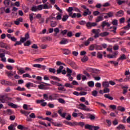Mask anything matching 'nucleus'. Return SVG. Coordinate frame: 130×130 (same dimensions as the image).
Segmentation results:
<instances>
[{
    "instance_id": "5701e85b",
    "label": "nucleus",
    "mask_w": 130,
    "mask_h": 130,
    "mask_svg": "<svg viewBox=\"0 0 130 130\" xmlns=\"http://www.w3.org/2000/svg\"><path fill=\"white\" fill-rule=\"evenodd\" d=\"M87 15H91V12L89 9H87L83 13V16H84V17H86Z\"/></svg>"
},
{
    "instance_id": "ea45409f",
    "label": "nucleus",
    "mask_w": 130,
    "mask_h": 130,
    "mask_svg": "<svg viewBox=\"0 0 130 130\" xmlns=\"http://www.w3.org/2000/svg\"><path fill=\"white\" fill-rule=\"evenodd\" d=\"M88 85L89 87H94V82L93 81H89L88 82Z\"/></svg>"
},
{
    "instance_id": "6e6d98bb",
    "label": "nucleus",
    "mask_w": 130,
    "mask_h": 130,
    "mask_svg": "<svg viewBox=\"0 0 130 130\" xmlns=\"http://www.w3.org/2000/svg\"><path fill=\"white\" fill-rule=\"evenodd\" d=\"M42 119L43 120H48V121H51L52 120H53L52 119H51V118H49V117L44 118H42Z\"/></svg>"
},
{
    "instance_id": "ddd939ff",
    "label": "nucleus",
    "mask_w": 130,
    "mask_h": 130,
    "mask_svg": "<svg viewBox=\"0 0 130 130\" xmlns=\"http://www.w3.org/2000/svg\"><path fill=\"white\" fill-rule=\"evenodd\" d=\"M85 115H87V118H90L91 120H93L96 118L95 115L91 114H85Z\"/></svg>"
},
{
    "instance_id": "c03bdc74",
    "label": "nucleus",
    "mask_w": 130,
    "mask_h": 130,
    "mask_svg": "<svg viewBox=\"0 0 130 130\" xmlns=\"http://www.w3.org/2000/svg\"><path fill=\"white\" fill-rule=\"evenodd\" d=\"M47 45H45V44H42L40 45V48L42 49H46V48H47Z\"/></svg>"
},
{
    "instance_id": "6ab92c4d",
    "label": "nucleus",
    "mask_w": 130,
    "mask_h": 130,
    "mask_svg": "<svg viewBox=\"0 0 130 130\" xmlns=\"http://www.w3.org/2000/svg\"><path fill=\"white\" fill-rule=\"evenodd\" d=\"M124 15V13H123V11L121 10L117 12L116 15L117 17H122Z\"/></svg>"
},
{
    "instance_id": "bf43d9fd",
    "label": "nucleus",
    "mask_w": 130,
    "mask_h": 130,
    "mask_svg": "<svg viewBox=\"0 0 130 130\" xmlns=\"http://www.w3.org/2000/svg\"><path fill=\"white\" fill-rule=\"evenodd\" d=\"M49 72H50V73H53V74H55V69H52V68H49Z\"/></svg>"
},
{
    "instance_id": "2f4dec72",
    "label": "nucleus",
    "mask_w": 130,
    "mask_h": 130,
    "mask_svg": "<svg viewBox=\"0 0 130 130\" xmlns=\"http://www.w3.org/2000/svg\"><path fill=\"white\" fill-rule=\"evenodd\" d=\"M92 32L93 34H99L100 32V29H92Z\"/></svg>"
},
{
    "instance_id": "0eeeda50",
    "label": "nucleus",
    "mask_w": 130,
    "mask_h": 130,
    "mask_svg": "<svg viewBox=\"0 0 130 130\" xmlns=\"http://www.w3.org/2000/svg\"><path fill=\"white\" fill-rule=\"evenodd\" d=\"M0 83L2 85H4L5 86H12V83L10 81H8L5 80H0Z\"/></svg>"
},
{
    "instance_id": "f8f14e48",
    "label": "nucleus",
    "mask_w": 130,
    "mask_h": 130,
    "mask_svg": "<svg viewBox=\"0 0 130 130\" xmlns=\"http://www.w3.org/2000/svg\"><path fill=\"white\" fill-rule=\"evenodd\" d=\"M52 8V6L49 4L48 5L47 4H45L43 5V8L44 10H49V9H51Z\"/></svg>"
},
{
    "instance_id": "6e6552de",
    "label": "nucleus",
    "mask_w": 130,
    "mask_h": 130,
    "mask_svg": "<svg viewBox=\"0 0 130 130\" xmlns=\"http://www.w3.org/2000/svg\"><path fill=\"white\" fill-rule=\"evenodd\" d=\"M117 55H118V51H116L112 55H108L107 57H108V58H116Z\"/></svg>"
},
{
    "instance_id": "f03ea898",
    "label": "nucleus",
    "mask_w": 130,
    "mask_h": 130,
    "mask_svg": "<svg viewBox=\"0 0 130 130\" xmlns=\"http://www.w3.org/2000/svg\"><path fill=\"white\" fill-rule=\"evenodd\" d=\"M54 8H55L57 11H59L60 13H57V16L56 17V20H61V17L62 16V10L60 9L57 5H54Z\"/></svg>"
},
{
    "instance_id": "4c0bfd02",
    "label": "nucleus",
    "mask_w": 130,
    "mask_h": 130,
    "mask_svg": "<svg viewBox=\"0 0 130 130\" xmlns=\"http://www.w3.org/2000/svg\"><path fill=\"white\" fill-rule=\"evenodd\" d=\"M37 7L38 11H42V10H43V5H40Z\"/></svg>"
},
{
    "instance_id": "9b49d317",
    "label": "nucleus",
    "mask_w": 130,
    "mask_h": 130,
    "mask_svg": "<svg viewBox=\"0 0 130 130\" xmlns=\"http://www.w3.org/2000/svg\"><path fill=\"white\" fill-rule=\"evenodd\" d=\"M124 59H126V56L125 54H123L120 55V57L117 59V61H120V60H124Z\"/></svg>"
},
{
    "instance_id": "e433bc0d",
    "label": "nucleus",
    "mask_w": 130,
    "mask_h": 130,
    "mask_svg": "<svg viewBox=\"0 0 130 130\" xmlns=\"http://www.w3.org/2000/svg\"><path fill=\"white\" fill-rule=\"evenodd\" d=\"M64 87H66L67 88H73L74 86H73V85L72 84H71L70 83H65L64 84Z\"/></svg>"
},
{
    "instance_id": "a211bd4d",
    "label": "nucleus",
    "mask_w": 130,
    "mask_h": 130,
    "mask_svg": "<svg viewBox=\"0 0 130 130\" xmlns=\"http://www.w3.org/2000/svg\"><path fill=\"white\" fill-rule=\"evenodd\" d=\"M105 26H107V27H109L110 26V24H109V23L108 22H107L106 21H103L102 23V28H104V27H105Z\"/></svg>"
},
{
    "instance_id": "e2e57ef3",
    "label": "nucleus",
    "mask_w": 130,
    "mask_h": 130,
    "mask_svg": "<svg viewBox=\"0 0 130 130\" xmlns=\"http://www.w3.org/2000/svg\"><path fill=\"white\" fill-rule=\"evenodd\" d=\"M54 31L55 32L56 35V34L59 33V28L56 27L54 29Z\"/></svg>"
},
{
    "instance_id": "603ef678",
    "label": "nucleus",
    "mask_w": 130,
    "mask_h": 130,
    "mask_svg": "<svg viewBox=\"0 0 130 130\" xmlns=\"http://www.w3.org/2000/svg\"><path fill=\"white\" fill-rule=\"evenodd\" d=\"M110 92V89L107 87H105V88L104 89V93H109Z\"/></svg>"
},
{
    "instance_id": "f3484780",
    "label": "nucleus",
    "mask_w": 130,
    "mask_h": 130,
    "mask_svg": "<svg viewBox=\"0 0 130 130\" xmlns=\"http://www.w3.org/2000/svg\"><path fill=\"white\" fill-rule=\"evenodd\" d=\"M69 43V40L67 39H63L60 42L59 44L61 45L67 44Z\"/></svg>"
},
{
    "instance_id": "7c9ffc66",
    "label": "nucleus",
    "mask_w": 130,
    "mask_h": 130,
    "mask_svg": "<svg viewBox=\"0 0 130 130\" xmlns=\"http://www.w3.org/2000/svg\"><path fill=\"white\" fill-rule=\"evenodd\" d=\"M62 70H63V67L62 66H60L59 68L57 70V74H60L62 71Z\"/></svg>"
},
{
    "instance_id": "9d476101",
    "label": "nucleus",
    "mask_w": 130,
    "mask_h": 130,
    "mask_svg": "<svg viewBox=\"0 0 130 130\" xmlns=\"http://www.w3.org/2000/svg\"><path fill=\"white\" fill-rule=\"evenodd\" d=\"M91 41H94L93 38H89L87 41L84 42V45H85V46H88V45H90V42H91Z\"/></svg>"
},
{
    "instance_id": "39448f33",
    "label": "nucleus",
    "mask_w": 130,
    "mask_h": 130,
    "mask_svg": "<svg viewBox=\"0 0 130 130\" xmlns=\"http://www.w3.org/2000/svg\"><path fill=\"white\" fill-rule=\"evenodd\" d=\"M36 103L37 104H41V106H43V107L47 105V103L45 102L44 100H37L36 101Z\"/></svg>"
},
{
    "instance_id": "49530a36",
    "label": "nucleus",
    "mask_w": 130,
    "mask_h": 130,
    "mask_svg": "<svg viewBox=\"0 0 130 130\" xmlns=\"http://www.w3.org/2000/svg\"><path fill=\"white\" fill-rule=\"evenodd\" d=\"M33 16H34V13H31L29 15V19L31 23H33Z\"/></svg>"
},
{
    "instance_id": "b1692460",
    "label": "nucleus",
    "mask_w": 130,
    "mask_h": 130,
    "mask_svg": "<svg viewBox=\"0 0 130 130\" xmlns=\"http://www.w3.org/2000/svg\"><path fill=\"white\" fill-rule=\"evenodd\" d=\"M9 106L12 107V108H18V105L14 103H11L8 104Z\"/></svg>"
},
{
    "instance_id": "c85d7f7f",
    "label": "nucleus",
    "mask_w": 130,
    "mask_h": 130,
    "mask_svg": "<svg viewBox=\"0 0 130 130\" xmlns=\"http://www.w3.org/2000/svg\"><path fill=\"white\" fill-rule=\"evenodd\" d=\"M103 86L104 87V88H108L109 87V83L108 82H104L103 83Z\"/></svg>"
},
{
    "instance_id": "680f3d73",
    "label": "nucleus",
    "mask_w": 130,
    "mask_h": 130,
    "mask_svg": "<svg viewBox=\"0 0 130 130\" xmlns=\"http://www.w3.org/2000/svg\"><path fill=\"white\" fill-rule=\"evenodd\" d=\"M29 117L30 118H36V116L35 115V114L34 113H32L29 115Z\"/></svg>"
},
{
    "instance_id": "4468645a",
    "label": "nucleus",
    "mask_w": 130,
    "mask_h": 130,
    "mask_svg": "<svg viewBox=\"0 0 130 130\" xmlns=\"http://www.w3.org/2000/svg\"><path fill=\"white\" fill-rule=\"evenodd\" d=\"M62 110H59L58 111V113L59 114L60 116H61V117H63V118H66V115H68V113H62Z\"/></svg>"
},
{
    "instance_id": "7ed1b4c3",
    "label": "nucleus",
    "mask_w": 130,
    "mask_h": 130,
    "mask_svg": "<svg viewBox=\"0 0 130 130\" xmlns=\"http://www.w3.org/2000/svg\"><path fill=\"white\" fill-rule=\"evenodd\" d=\"M13 99L11 98L7 95H0V101L2 103H6L8 100H12Z\"/></svg>"
},
{
    "instance_id": "864d4df0",
    "label": "nucleus",
    "mask_w": 130,
    "mask_h": 130,
    "mask_svg": "<svg viewBox=\"0 0 130 130\" xmlns=\"http://www.w3.org/2000/svg\"><path fill=\"white\" fill-rule=\"evenodd\" d=\"M118 61H109V62H110L111 63H113V64H114V66H117V64H118Z\"/></svg>"
},
{
    "instance_id": "1a4fd4ad",
    "label": "nucleus",
    "mask_w": 130,
    "mask_h": 130,
    "mask_svg": "<svg viewBox=\"0 0 130 130\" xmlns=\"http://www.w3.org/2000/svg\"><path fill=\"white\" fill-rule=\"evenodd\" d=\"M95 26H97V23L95 22H87L86 23V27L88 29L92 28V27H95Z\"/></svg>"
},
{
    "instance_id": "aec40b11",
    "label": "nucleus",
    "mask_w": 130,
    "mask_h": 130,
    "mask_svg": "<svg viewBox=\"0 0 130 130\" xmlns=\"http://www.w3.org/2000/svg\"><path fill=\"white\" fill-rule=\"evenodd\" d=\"M108 35H109V32L107 31H105L100 34V36H101V37H105L106 36H108Z\"/></svg>"
},
{
    "instance_id": "2eb2a0df",
    "label": "nucleus",
    "mask_w": 130,
    "mask_h": 130,
    "mask_svg": "<svg viewBox=\"0 0 130 130\" xmlns=\"http://www.w3.org/2000/svg\"><path fill=\"white\" fill-rule=\"evenodd\" d=\"M20 112L22 114H24L25 116H26V117H28V115H29V114L30 113V112L26 111L23 110H21Z\"/></svg>"
},
{
    "instance_id": "8fccbe9b",
    "label": "nucleus",
    "mask_w": 130,
    "mask_h": 130,
    "mask_svg": "<svg viewBox=\"0 0 130 130\" xmlns=\"http://www.w3.org/2000/svg\"><path fill=\"white\" fill-rule=\"evenodd\" d=\"M97 94H98V92L96 90H93L92 91V95L94 96V97H96L97 96Z\"/></svg>"
},
{
    "instance_id": "c9c22d12",
    "label": "nucleus",
    "mask_w": 130,
    "mask_h": 130,
    "mask_svg": "<svg viewBox=\"0 0 130 130\" xmlns=\"http://www.w3.org/2000/svg\"><path fill=\"white\" fill-rule=\"evenodd\" d=\"M117 129H124V126L122 124H120L117 127Z\"/></svg>"
},
{
    "instance_id": "cd10ccee",
    "label": "nucleus",
    "mask_w": 130,
    "mask_h": 130,
    "mask_svg": "<svg viewBox=\"0 0 130 130\" xmlns=\"http://www.w3.org/2000/svg\"><path fill=\"white\" fill-rule=\"evenodd\" d=\"M20 74H25V73H26V71L25 70V69H24L23 68H21L19 69H18Z\"/></svg>"
},
{
    "instance_id": "4be33fe9",
    "label": "nucleus",
    "mask_w": 130,
    "mask_h": 130,
    "mask_svg": "<svg viewBox=\"0 0 130 130\" xmlns=\"http://www.w3.org/2000/svg\"><path fill=\"white\" fill-rule=\"evenodd\" d=\"M62 50L63 52V54L68 55L71 53V51L69 49H63Z\"/></svg>"
},
{
    "instance_id": "a878e982",
    "label": "nucleus",
    "mask_w": 130,
    "mask_h": 130,
    "mask_svg": "<svg viewBox=\"0 0 130 130\" xmlns=\"http://www.w3.org/2000/svg\"><path fill=\"white\" fill-rule=\"evenodd\" d=\"M95 21L97 23L100 22L101 21H103V16H101L98 17Z\"/></svg>"
},
{
    "instance_id": "c756f323",
    "label": "nucleus",
    "mask_w": 130,
    "mask_h": 130,
    "mask_svg": "<svg viewBox=\"0 0 130 130\" xmlns=\"http://www.w3.org/2000/svg\"><path fill=\"white\" fill-rule=\"evenodd\" d=\"M92 127H93V126L90 124H85V128L86 129H92Z\"/></svg>"
},
{
    "instance_id": "f257e3e1",
    "label": "nucleus",
    "mask_w": 130,
    "mask_h": 130,
    "mask_svg": "<svg viewBox=\"0 0 130 130\" xmlns=\"http://www.w3.org/2000/svg\"><path fill=\"white\" fill-rule=\"evenodd\" d=\"M67 12L69 13V17H71L72 18H81L82 17V14L81 13H73V11H74V8L73 7H69L68 9H67Z\"/></svg>"
},
{
    "instance_id": "a19ab883",
    "label": "nucleus",
    "mask_w": 130,
    "mask_h": 130,
    "mask_svg": "<svg viewBox=\"0 0 130 130\" xmlns=\"http://www.w3.org/2000/svg\"><path fill=\"white\" fill-rule=\"evenodd\" d=\"M88 59V57L84 56L81 59V61H82V62H86V61H87Z\"/></svg>"
},
{
    "instance_id": "09e8293b",
    "label": "nucleus",
    "mask_w": 130,
    "mask_h": 130,
    "mask_svg": "<svg viewBox=\"0 0 130 130\" xmlns=\"http://www.w3.org/2000/svg\"><path fill=\"white\" fill-rule=\"evenodd\" d=\"M32 67H34V68H37L38 69H40V68H41V64H34L32 65Z\"/></svg>"
},
{
    "instance_id": "393cba45",
    "label": "nucleus",
    "mask_w": 130,
    "mask_h": 130,
    "mask_svg": "<svg viewBox=\"0 0 130 130\" xmlns=\"http://www.w3.org/2000/svg\"><path fill=\"white\" fill-rule=\"evenodd\" d=\"M68 19H69V15L66 14V15L63 16L62 18H61V20H62V22H66V21H67Z\"/></svg>"
},
{
    "instance_id": "423d86ee",
    "label": "nucleus",
    "mask_w": 130,
    "mask_h": 130,
    "mask_svg": "<svg viewBox=\"0 0 130 130\" xmlns=\"http://www.w3.org/2000/svg\"><path fill=\"white\" fill-rule=\"evenodd\" d=\"M80 106L82 108H79L81 110H84V111H92L89 108L87 107L84 104H80Z\"/></svg>"
},
{
    "instance_id": "bb28decb",
    "label": "nucleus",
    "mask_w": 130,
    "mask_h": 130,
    "mask_svg": "<svg viewBox=\"0 0 130 130\" xmlns=\"http://www.w3.org/2000/svg\"><path fill=\"white\" fill-rule=\"evenodd\" d=\"M44 60V58H38L34 60V61H36V62H38L39 63H40V62H42V61H43Z\"/></svg>"
},
{
    "instance_id": "5fc2aeb1",
    "label": "nucleus",
    "mask_w": 130,
    "mask_h": 130,
    "mask_svg": "<svg viewBox=\"0 0 130 130\" xmlns=\"http://www.w3.org/2000/svg\"><path fill=\"white\" fill-rule=\"evenodd\" d=\"M118 109L120 111H122V112H123L125 110V109H124V108H123V107H122L121 106H119L118 107Z\"/></svg>"
},
{
    "instance_id": "37998d69",
    "label": "nucleus",
    "mask_w": 130,
    "mask_h": 130,
    "mask_svg": "<svg viewBox=\"0 0 130 130\" xmlns=\"http://www.w3.org/2000/svg\"><path fill=\"white\" fill-rule=\"evenodd\" d=\"M112 23L114 25V26H117L118 25V22L117 21V20L114 19L113 20Z\"/></svg>"
},
{
    "instance_id": "338daca9",
    "label": "nucleus",
    "mask_w": 130,
    "mask_h": 130,
    "mask_svg": "<svg viewBox=\"0 0 130 130\" xmlns=\"http://www.w3.org/2000/svg\"><path fill=\"white\" fill-rule=\"evenodd\" d=\"M98 58L102 59L103 58V55L102 54L101 52H98Z\"/></svg>"
},
{
    "instance_id": "79ce46f5",
    "label": "nucleus",
    "mask_w": 130,
    "mask_h": 130,
    "mask_svg": "<svg viewBox=\"0 0 130 130\" xmlns=\"http://www.w3.org/2000/svg\"><path fill=\"white\" fill-rule=\"evenodd\" d=\"M95 49V45H91L89 47V50L91 51H93Z\"/></svg>"
},
{
    "instance_id": "13d9d810",
    "label": "nucleus",
    "mask_w": 130,
    "mask_h": 130,
    "mask_svg": "<svg viewBox=\"0 0 130 130\" xmlns=\"http://www.w3.org/2000/svg\"><path fill=\"white\" fill-rule=\"evenodd\" d=\"M17 128L18 129L23 130L24 129V128H25V127L22 125H19L18 126H17Z\"/></svg>"
},
{
    "instance_id": "3c124183",
    "label": "nucleus",
    "mask_w": 130,
    "mask_h": 130,
    "mask_svg": "<svg viewBox=\"0 0 130 130\" xmlns=\"http://www.w3.org/2000/svg\"><path fill=\"white\" fill-rule=\"evenodd\" d=\"M31 44L30 41H27L26 42L24 43V46H29Z\"/></svg>"
},
{
    "instance_id": "dca6fc26",
    "label": "nucleus",
    "mask_w": 130,
    "mask_h": 130,
    "mask_svg": "<svg viewBox=\"0 0 130 130\" xmlns=\"http://www.w3.org/2000/svg\"><path fill=\"white\" fill-rule=\"evenodd\" d=\"M12 73H13V71H5V74L8 76L9 78H11L12 76H14V74Z\"/></svg>"
},
{
    "instance_id": "052dcab7",
    "label": "nucleus",
    "mask_w": 130,
    "mask_h": 130,
    "mask_svg": "<svg viewBox=\"0 0 130 130\" xmlns=\"http://www.w3.org/2000/svg\"><path fill=\"white\" fill-rule=\"evenodd\" d=\"M82 76H83V75H82V74H78V75H77V80L78 81L81 80V79H82Z\"/></svg>"
},
{
    "instance_id": "0e129e2a",
    "label": "nucleus",
    "mask_w": 130,
    "mask_h": 130,
    "mask_svg": "<svg viewBox=\"0 0 130 130\" xmlns=\"http://www.w3.org/2000/svg\"><path fill=\"white\" fill-rule=\"evenodd\" d=\"M6 68L8 70H9L10 71H12V70H13V69H14V68H13V67L11 65L7 66Z\"/></svg>"
},
{
    "instance_id": "774afa93",
    "label": "nucleus",
    "mask_w": 130,
    "mask_h": 130,
    "mask_svg": "<svg viewBox=\"0 0 130 130\" xmlns=\"http://www.w3.org/2000/svg\"><path fill=\"white\" fill-rule=\"evenodd\" d=\"M8 129L15 130V128H14V125H11L10 126H8Z\"/></svg>"
},
{
    "instance_id": "69168bd1",
    "label": "nucleus",
    "mask_w": 130,
    "mask_h": 130,
    "mask_svg": "<svg viewBox=\"0 0 130 130\" xmlns=\"http://www.w3.org/2000/svg\"><path fill=\"white\" fill-rule=\"evenodd\" d=\"M107 15L108 16L109 18H111V17H113V12L108 13Z\"/></svg>"
},
{
    "instance_id": "4d7b16f0",
    "label": "nucleus",
    "mask_w": 130,
    "mask_h": 130,
    "mask_svg": "<svg viewBox=\"0 0 130 130\" xmlns=\"http://www.w3.org/2000/svg\"><path fill=\"white\" fill-rule=\"evenodd\" d=\"M8 62H10V63H14L15 62V60H14V59H12V58H8Z\"/></svg>"
},
{
    "instance_id": "58836bf2",
    "label": "nucleus",
    "mask_w": 130,
    "mask_h": 130,
    "mask_svg": "<svg viewBox=\"0 0 130 130\" xmlns=\"http://www.w3.org/2000/svg\"><path fill=\"white\" fill-rule=\"evenodd\" d=\"M31 10L32 11V12H37V11H38V8H37V6H32L31 7Z\"/></svg>"
},
{
    "instance_id": "72a5a7b5",
    "label": "nucleus",
    "mask_w": 130,
    "mask_h": 130,
    "mask_svg": "<svg viewBox=\"0 0 130 130\" xmlns=\"http://www.w3.org/2000/svg\"><path fill=\"white\" fill-rule=\"evenodd\" d=\"M0 47L2 48H6V49H8V46L7 45H6V44H5L4 43H2L0 44Z\"/></svg>"
},
{
    "instance_id": "473e14b6",
    "label": "nucleus",
    "mask_w": 130,
    "mask_h": 130,
    "mask_svg": "<svg viewBox=\"0 0 130 130\" xmlns=\"http://www.w3.org/2000/svg\"><path fill=\"white\" fill-rule=\"evenodd\" d=\"M10 3H11V1L10 0H5L4 1V5L6 7H9V5H10Z\"/></svg>"
},
{
    "instance_id": "20e7f679",
    "label": "nucleus",
    "mask_w": 130,
    "mask_h": 130,
    "mask_svg": "<svg viewBox=\"0 0 130 130\" xmlns=\"http://www.w3.org/2000/svg\"><path fill=\"white\" fill-rule=\"evenodd\" d=\"M6 54H9V52L7 51L6 53H0V58H1V61L3 62H6L7 61V58L5 57Z\"/></svg>"
},
{
    "instance_id": "a18cd8bd",
    "label": "nucleus",
    "mask_w": 130,
    "mask_h": 130,
    "mask_svg": "<svg viewBox=\"0 0 130 130\" xmlns=\"http://www.w3.org/2000/svg\"><path fill=\"white\" fill-rule=\"evenodd\" d=\"M58 101L59 102V103H61V104H64L66 103V101L62 99H59Z\"/></svg>"
},
{
    "instance_id": "412c9836",
    "label": "nucleus",
    "mask_w": 130,
    "mask_h": 130,
    "mask_svg": "<svg viewBox=\"0 0 130 130\" xmlns=\"http://www.w3.org/2000/svg\"><path fill=\"white\" fill-rule=\"evenodd\" d=\"M25 87L28 88V89H30V87H36V85H34L32 83L28 82L25 85Z\"/></svg>"
},
{
    "instance_id": "de8ad7c7",
    "label": "nucleus",
    "mask_w": 130,
    "mask_h": 130,
    "mask_svg": "<svg viewBox=\"0 0 130 130\" xmlns=\"http://www.w3.org/2000/svg\"><path fill=\"white\" fill-rule=\"evenodd\" d=\"M23 78H32L30 75L28 73L23 74L22 76Z\"/></svg>"
},
{
    "instance_id": "f704fd0d",
    "label": "nucleus",
    "mask_w": 130,
    "mask_h": 130,
    "mask_svg": "<svg viewBox=\"0 0 130 130\" xmlns=\"http://www.w3.org/2000/svg\"><path fill=\"white\" fill-rule=\"evenodd\" d=\"M104 97L105 98H107V99H109V100H113V98H112V96H110L109 94H105L104 95Z\"/></svg>"
}]
</instances>
